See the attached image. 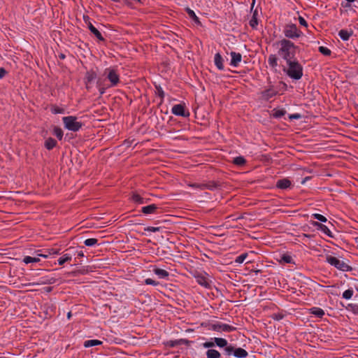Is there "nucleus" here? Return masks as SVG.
Wrapping results in <instances>:
<instances>
[{"instance_id":"obj_1","label":"nucleus","mask_w":358,"mask_h":358,"mask_svg":"<svg viewBox=\"0 0 358 358\" xmlns=\"http://www.w3.org/2000/svg\"><path fill=\"white\" fill-rule=\"evenodd\" d=\"M278 46V55L284 59L286 62L291 61L295 57L297 46L287 39H282L277 43Z\"/></svg>"},{"instance_id":"obj_2","label":"nucleus","mask_w":358,"mask_h":358,"mask_svg":"<svg viewBox=\"0 0 358 358\" xmlns=\"http://www.w3.org/2000/svg\"><path fill=\"white\" fill-rule=\"evenodd\" d=\"M288 68L286 73L289 77L294 80H299L303 76V67L296 60L287 62Z\"/></svg>"},{"instance_id":"obj_3","label":"nucleus","mask_w":358,"mask_h":358,"mask_svg":"<svg viewBox=\"0 0 358 358\" xmlns=\"http://www.w3.org/2000/svg\"><path fill=\"white\" fill-rule=\"evenodd\" d=\"M326 262L330 265L342 271H350L352 270L351 266L347 264L344 261L331 255L326 256Z\"/></svg>"},{"instance_id":"obj_4","label":"nucleus","mask_w":358,"mask_h":358,"mask_svg":"<svg viewBox=\"0 0 358 358\" xmlns=\"http://www.w3.org/2000/svg\"><path fill=\"white\" fill-rule=\"evenodd\" d=\"M66 129L73 131H78L83 126V123L78 121L75 116H66L62 118Z\"/></svg>"},{"instance_id":"obj_5","label":"nucleus","mask_w":358,"mask_h":358,"mask_svg":"<svg viewBox=\"0 0 358 358\" xmlns=\"http://www.w3.org/2000/svg\"><path fill=\"white\" fill-rule=\"evenodd\" d=\"M283 33L287 38L291 39L298 38L302 35V32L294 24L286 25L283 29Z\"/></svg>"},{"instance_id":"obj_6","label":"nucleus","mask_w":358,"mask_h":358,"mask_svg":"<svg viewBox=\"0 0 358 358\" xmlns=\"http://www.w3.org/2000/svg\"><path fill=\"white\" fill-rule=\"evenodd\" d=\"M103 76L110 81V87H115L120 83V76L117 71L113 68L105 69Z\"/></svg>"},{"instance_id":"obj_7","label":"nucleus","mask_w":358,"mask_h":358,"mask_svg":"<svg viewBox=\"0 0 358 358\" xmlns=\"http://www.w3.org/2000/svg\"><path fill=\"white\" fill-rule=\"evenodd\" d=\"M210 329L213 331L218 332H231L236 329L235 327L229 325L227 324H224L220 322H217L210 325Z\"/></svg>"},{"instance_id":"obj_8","label":"nucleus","mask_w":358,"mask_h":358,"mask_svg":"<svg viewBox=\"0 0 358 358\" xmlns=\"http://www.w3.org/2000/svg\"><path fill=\"white\" fill-rule=\"evenodd\" d=\"M171 112L175 115L181 116V117H189V113L188 110L185 109V106L183 104H176L174 105L171 109Z\"/></svg>"},{"instance_id":"obj_9","label":"nucleus","mask_w":358,"mask_h":358,"mask_svg":"<svg viewBox=\"0 0 358 358\" xmlns=\"http://www.w3.org/2000/svg\"><path fill=\"white\" fill-rule=\"evenodd\" d=\"M85 22L87 24V27L90 31L100 41H103L104 38H103L101 34L99 32V31L94 27L92 24L89 21V17H87L85 18L84 17Z\"/></svg>"},{"instance_id":"obj_10","label":"nucleus","mask_w":358,"mask_h":358,"mask_svg":"<svg viewBox=\"0 0 358 358\" xmlns=\"http://www.w3.org/2000/svg\"><path fill=\"white\" fill-rule=\"evenodd\" d=\"M230 55L231 57V62H230V65L234 67H237L239 65V64L242 59L241 54L239 52H231Z\"/></svg>"},{"instance_id":"obj_11","label":"nucleus","mask_w":358,"mask_h":358,"mask_svg":"<svg viewBox=\"0 0 358 358\" xmlns=\"http://www.w3.org/2000/svg\"><path fill=\"white\" fill-rule=\"evenodd\" d=\"M312 224L318 230L322 231L323 233H324L326 235H327L329 237H332V234L329 229L324 224L319 223L317 222H313Z\"/></svg>"},{"instance_id":"obj_12","label":"nucleus","mask_w":358,"mask_h":358,"mask_svg":"<svg viewBox=\"0 0 358 358\" xmlns=\"http://www.w3.org/2000/svg\"><path fill=\"white\" fill-rule=\"evenodd\" d=\"M158 208H159L156 204H150L146 206H143L141 208V212L146 215L155 214Z\"/></svg>"},{"instance_id":"obj_13","label":"nucleus","mask_w":358,"mask_h":358,"mask_svg":"<svg viewBox=\"0 0 358 358\" xmlns=\"http://www.w3.org/2000/svg\"><path fill=\"white\" fill-rule=\"evenodd\" d=\"M214 63L216 67L219 70H223L224 69V59L221 56V55L217 52L215 55L214 57Z\"/></svg>"},{"instance_id":"obj_14","label":"nucleus","mask_w":358,"mask_h":358,"mask_svg":"<svg viewBox=\"0 0 358 358\" xmlns=\"http://www.w3.org/2000/svg\"><path fill=\"white\" fill-rule=\"evenodd\" d=\"M131 200L133 202L137 203V204H143L146 203L148 201V199H145L142 197L140 194L134 192L131 195Z\"/></svg>"},{"instance_id":"obj_15","label":"nucleus","mask_w":358,"mask_h":358,"mask_svg":"<svg viewBox=\"0 0 358 358\" xmlns=\"http://www.w3.org/2000/svg\"><path fill=\"white\" fill-rule=\"evenodd\" d=\"M291 185V182L287 178L279 180L276 182V187L281 189H285Z\"/></svg>"},{"instance_id":"obj_16","label":"nucleus","mask_w":358,"mask_h":358,"mask_svg":"<svg viewBox=\"0 0 358 358\" xmlns=\"http://www.w3.org/2000/svg\"><path fill=\"white\" fill-rule=\"evenodd\" d=\"M196 282L204 287H208L210 286V283L207 278L203 275H197L196 276Z\"/></svg>"},{"instance_id":"obj_17","label":"nucleus","mask_w":358,"mask_h":358,"mask_svg":"<svg viewBox=\"0 0 358 358\" xmlns=\"http://www.w3.org/2000/svg\"><path fill=\"white\" fill-rule=\"evenodd\" d=\"M352 34L353 31L352 30L341 29L338 32V36L343 41H348Z\"/></svg>"},{"instance_id":"obj_18","label":"nucleus","mask_w":358,"mask_h":358,"mask_svg":"<svg viewBox=\"0 0 358 358\" xmlns=\"http://www.w3.org/2000/svg\"><path fill=\"white\" fill-rule=\"evenodd\" d=\"M153 272L155 273V274H156L159 278H162V279H164V278H168L169 276V272L166 271V270L164 269H162V268H154L153 270Z\"/></svg>"},{"instance_id":"obj_19","label":"nucleus","mask_w":358,"mask_h":358,"mask_svg":"<svg viewBox=\"0 0 358 358\" xmlns=\"http://www.w3.org/2000/svg\"><path fill=\"white\" fill-rule=\"evenodd\" d=\"M248 353L245 350L241 348H237L235 349L234 356L237 358H245L248 356Z\"/></svg>"},{"instance_id":"obj_20","label":"nucleus","mask_w":358,"mask_h":358,"mask_svg":"<svg viewBox=\"0 0 358 358\" xmlns=\"http://www.w3.org/2000/svg\"><path fill=\"white\" fill-rule=\"evenodd\" d=\"M73 255L68 252L66 254H64L59 259H58V264L59 265L62 266L64 263L67 262H70L72 259Z\"/></svg>"},{"instance_id":"obj_21","label":"nucleus","mask_w":358,"mask_h":358,"mask_svg":"<svg viewBox=\"0 0 358 358\" xmlns=\"http://www.w3.org/2000/svg\"><path fill=\"white\" fill-rule=\"evenodd\" d=\"M96 74L94 71H87L86 73L85 78L87 85L88 83H92L93 80H94L96 79Z\"/></svg>"},{"instance_id":"obj_22","label":"nucleus","mask_w":358,"mask_h":358,"mask_svg":"<svg viewBox=\"0 0 358 358\" xmlns=\"http://www.w3.org/2000/svg\"><path fill=\"white\" fill-rule=\"evenodd\" d=\"M101 344H102V342L101 341L94 339V340L85 341L84 342L83 345H84L85 348H90V347L99 345H101Z\"/></svg>"},{"instance_id":"obj_23","label":"nucleus","mask_w":358,"mask_h":358,"mask_svg":"<svg viewBox=\"0 0 358 358\" xmlns=\"http://www.w3.org/2000/svg\"><path fill=\"white\" fill-rule=\"evenodd\" d=\"M268 65L274 69L278 66V59L275 55H270L268 58Z\"/></svg>"},{"instance_id":"obj_24","label":"nucleus","mask_w":358,"mask_h":358,"mask_svg":"<svg viewBox=\"0 0 358 358\" xmlns=\"http://www.w3.org/2000/svg\"><path fill=\"white\" fill-rule=\"evenodd\" d=\"M310 312L311 314L318 317H322L324 315V311L318 307H313L310 309Z\"/></svg>"},{"instance_id":"obj_25","label":"nucleus","mask_w":358,"mask_h":358,"mask_svg":"<svg viewBox=\"0 0 358 358\" xmlns=\"http://www.w3.org/2000/svg\"><path fill=\"white\" fill-rule=\"evenodd\" d=\"M207 358H220L221 354L216 350L210 349L206 352Z\"/></svg>"},{"instance_id":"obj_26","label":"nucleus","mask_w":358,"mask_h":358,"mask_svg":"<svg viewBox=\"0 0 358 358\" xmlns=\"http://www.w3.org/2000/svg\"><path fill=\"white\" fill-rule=\"evenodd\" d=\"M38 257H30V256H26L23 259V262H24L26 264H31V263H37L40 261V259Z\"/></svg>"},{"instance_id":"obj_27","label":"nucleus","mask_w":358,"mask_h":358,"mask_svg":"<svg viewBox=\"0 0 358 358\" xmlns=\"http://www.w3.org/2000/svg\"><path fill=\"white\" fill-rule=\"evenodd\" d=\"M276 93H277V92L275 90L270 88V89L265 90L263 92V96L265 99H268L273 97V96H275L276 94Z\"/></svg>"},{"instance_id":"obj_28","label":"nucleus","mask_w":358,"mask_h":358,"mask_svg":"<svg viewBox=\"0 0 358 358\" xmlns=\"http://www.w3.org/2000/svg\"><path fill=\"white\" fill-rule=\"evenodd\" d=\"M58 254H59V250L52 248L48 250L45 254H40L38 255V256H41L44 258H48L50 255H55Z\"/></svg>"},{"instance_id":"obj_29","label":"nucleus","mask_w":358,"mask_h":358,"mask_svg":"<svg viewBox=\"0 0 358 358\" xmlns=\"http://www.w3.org/2000/svg\"><path fill=\"white\" fill-rule=\"evenodd\" d=\"M56 141L52 138H49L45 141V146L48 150L52 149L56 145Z\"/></svg>"},{"instance_id":"obj_30","label":"nucleus","mask_w":358,"mask_h":358,"mask_svg":"<svg viewBox=\"0 0 358 358\" xmlns=\"http://www.w3.org/2000/svg\"><path fill=\"white\" fill-rule=\"evenodd\" d=\"M215 344L220 348L226 347L227 345V341L222 338H214Z\"/></svg>"},{"instance_id":"obj_31","label":"nucleus","mask_w":358,"mask_h":358,"mask_svg":"<svg viewBox=\"0 0 358 358\" xmlns=\"http://www.w3.org/2000/svg\"><path fill=\"white\" fill-rule=\"evenodd\" d=\"M249 24H250V27H252V28H255L257 26L258 22H257V11L256 10L254 12L253 15L249 22Z\"/></svg>"},{"instance_id":"obj_32","label":"nucleus","mask_w":358,"mask_h":358,"mask_svg":"<svg viewBox=\"0 0 358 358\" xmlns=\"http://www.w3.org/2000/svg\"><path fill=\"white\" fill-rule=\"evenodd\" d=\"M187 12L191 19H192L196 23L199 24V20L195 13L190 8H187Z\"/></svg>"},{"instance_id":"obj_33","label":"nucleus","mask_w":358,"mask_h":358,"mask_svg":"<svg viewBox=\"0 0 358 358\" xmlns=\"http://www.w3.org/2000/svg\"><path fill=\"white\" fill-rule=\"evenodd\" d=\"M233 162L238 166H243L245 163V159L243 157H236L234 159Z\"/></svg>"},{"instance_id":"obj_34","label":"nucleus","mask_w":358,"mask_h":358,"mask_svg":"<svg viewBox=\"0 0 358 358\" xmlns=\"http://www.w3.org/2000/svg\"><path fill=\"white\" fill-rule=\"evenodd\" d=\"M353 293L354 292L352 289H348L343 293V298L349 300L352 298Z\"/></svg>"},{"instance_id":"obj_35","label":"nucleus","mask_w":358,"mask_h":358,"mask_svg":"<svg viewBox=\"0 0 358 358\" xmlns=\"http://www.w3.org/2000/svg\"><path fill=\"white\" fill-rule=\"evenodd\" d=\"M97 241L96 238H87L84 241V243L86 246L91 247L96 245Z\"/></svg>"},{"instance_id":"obj_36","label":"nucleus","mask_w":358,"mask_h":358,"mask_svg":"<svg viewBox=\"0 0 358 358\" xmlns=\"http://www.w3.org/2000/svg\"><path fill=\"white\" fill-rule=\"evenodd\" d=\"M236 348L232 345L226 346L224 351L228 356L234 355Z\"/></svg>"},{"instance_id":"obj_37","label":"nucleus","mask_w":358,"mask_h":358,"mask_svg":"<svg viewBox=\"0 0 358 358\" xmlns=\"http://www.w3.org/2000/svg\"><path fill=\"white\" fill-rule=\"evenodd\" d=\"M312 217L322 222H326L327 221V218L324 215L319 213H313Z\"/></svg>"},{"instance_id":"obj_38","label":"nucleus","mask_w":358,"mask_h":358,"mask_svg":"<svg viewBox=\"0 0 358 358\" xmlns=\"http://www.w3.org/2000/svg\"><path fill=\"white\" fill-rule=\"evenodd\" d=\"M319 51L322 55H326V56H329L331 54V50L329 48H327V47H324V46H320Z\"/></svg>"},{"instance_id":"obj_39","label":"nucleus","mask_w":358,"mask_h":358,"mask_svg":"<svg viewBox=\"0 0 358 358\" xmlns=\"http://www.w3.org/2000/svg\"><path fill=\"white\" fill-rule=\"evenodd\" d=\"M51 111L54 114H58V113H64V110L63 108H60L57 106H54L51 108Z\"/></svg>"},{"instance_id":"obj_40","label":"nucleus","mask_w":358,"mask_h":358,"mask_svg":"<svg viewBox=\"0 0 358 358\" xmlns=\"http://www.w3.org/2000/svg\"><path fill=\"white\" fill-rule=\"evenodd\" d=\"M54 133H55V136L59 139H62V137H63V131H62V130L61 129L55 128V131H54Z\"/></svg>"},{"instance_id":"obj_41","label":"nucleus","mask_w":358,"mask_h":358,"mask_svg":"<svg viewBox=\"0 0 358 358\" xmlns=\"http://www.w3.org/2000/svg\"><path fill=\"white\" fill-rule=\"evenodd\" d=\"M281 260L285 262V263H291L292 262V258L291 256L289 255H284L282 258H281Z\"/></svg>"},{"instance_id":"obj_42","label":"nucleus","mask_w":358,"mask_h":358,"mask_svg":"<svg viewBox=\"0 0 358 358\" xmlns=\"http://www.w3.org/2000/svg\"><path fill=\"white\" fill-rule=\"evenodd\" d=\"M145 283L146 285H153V286H156L159 284L158 282L151 279V278H147L145 280Z\"/></svg>"},{"instance_id":"obj_43","label":"nucleus","mask_w":358,"mask_h":358,"mask_svg":"<svg viewBox=\"0 0 358 358\" xmlns=\"http://www.w3.org/2000/svg\"><path fill=\"white\" fill-rule=\"evenodd\" d=\"M247 257V254H242L241 255H239L238 257H237L236 259V262L237 263H243L245 259H246Z\"/></svg>"},{"instance_id":"obj_44","label":"nucleus","mask_w":358,"mask_h":358,"mask_svg":"<svg viewBox=\"0 0 358 358\" xmlns=\"http://www.w3.org/2000/svg\"><path fill=\"white\" fill-rule=\"evenodd\" d=\"M161 230V227H148L145 229V231L149 232H157Z\"/></svg>"},{"instance_id":"obj_45","label":"nucleus","mask_w":358,"mask_h":358,"mask_svg":"<svg viewBox=\"0 0 358 358\" xmlns=\"http://www.w3.org/2000/svg\"><path fill=\"white\" fill-rule=\"evenodd\" d=\"M299 24L303 27H308V23L306 21V20L301 17V16H299Z\"/></svg>"},{"instance_id":"obj_46","label":"nucleus","mask_w":358,"mask_h":358,"mask_svg":"<svg viewBox=\"0 0 358 358\" xmlns=\"http://www.w3.org/2000/svg\"><path fill=\"white\" fill-rule=\"evenodd\" d=\"M215 345V341L214 342H211V341H209V342H206L203 344V346L205 348H212Z\"/></svg>"},{"instance_id":"obj_47","label":"nucleus","mask_w":358,"mask_h":358,"mask_svg":"<svg viewBox=\"0 0 358 358\" xmlns=\"http://www.w3.org/2000/svg\"><path fill=\"white\" fill-rule=\"evenodd\" d=\"M6 74V71L3 68H0V79L3 78Z\"/></svg>"},{"instance_id":"obj_48","label":"nucleus","mask_w":358,"mask_h":358,"mask_svg":"<svg viewBox=\"0 0 358 358\" xmlns=\"http://www.w3.org/2000/svg\"><path fill=\"white\" fill-rule=\"evenodd\" d=\"M191 187H199L201 189H203V187H206V185H198V184H192V185H190Z\"/></svg>"},{"instance_id":"obj_49","label":"nucleus","mask_w":358,"mask_h":358,"mask_svg":"<svg viewBox=\"0 0 358 358\" xmlns=\"http://www.w3.org/2000/svg\"><path fill=\"white\" fill-rule=\"evenodd\" d=\"M77 255V256L79 257L84 256V253L82 250L76 251V253H75L73 255Z\"/></svg>"},{"instance_id":"obj_50","label":"nucleus","mask_w":358,"mask_h":358,"mask_svg":"<svg viewBox=\"0 0 358 358\" xmlns=\"http://www.w3.org/2000/svg\"><path fill=\"white\" fill-rule=\"evenodd\" d=\"M300 117V115L299 114H294L290 116V118H294V119H298Z\"/></svg>"},{"instance_id":"obj_51","label":"nucleus","mask_w":358,"mask_h":358,"mask_svg":"<svg viewBox=\"0 0 358 358\" xmlns=\"http://www.w3.org/2000/svg\"><path fill=\"white\" fill-rule=\"evenodd\" d=\"M284 115V112L282 111H278L276 113L275 116L276 117H280Z\"/></svg>"},{"instance_id":"obj_52","label":"nucleus","mask_w":358,"mask_h":358,"mask_svg":"<svg viewBox=\"0 0 358 358\" xmlns=\"http://www.w3.org/2000/svg\"><path fill=\"white\" fill-rule=\"evenodd\" d=\"M159 96H162V97H163V96H164V93L163 90H161L159 92Z\"/></svg>"},{"instance_id":"obj_53","label":"nucleus","mask_w":358,"mask_h":358,"mask_svg":"<svg viewBox=\"0 0 358 358\" xmlns=\"http://www.w3.org/2000/svg\"><path fill=\"white\" fill-rule=\"evenodd\" d=\"M308 177L306 178L303 181H302V183L303 184L305 182L306 180H308Z\"/></svg>"},{"instance_id":"obj_54","label":"nucleus","mask_w":358,"mask_h":358,"mask_svg":"<svg viewBox=\"0 0 358 358\" xmlns=\"http://www.w3.org/2000/svg\"><path fill=\"white\" fill-rule=\"evenodd\" d=\"M346 1H347L348 2H349V3H352V2L355 1V0H346Z\"/></svg>"},{"instance_id":"obj_55","label":"nucleus","mask_w":358,"mask_h":358,"mask_svg":"<svg viewBox=\"0 0 358 358\" xmlns=\"http://www.w3.org/2000/svg\"><path fill=\"white\" fill-rule=\"evenodd\" d=\"M64 57H64V55L63 54H62V55H60V58L64 59Z\"/></svg>"},{"instance_id":"obj_56","label":"nucleus","mask_w":358,"mask_h":358,"mask_svg":"<svg viewBox=\"0 0 358 358\" xmlns=\"http://www.w3.org/2000/svg\"><path fill=\"white\" fill-rule=\"evenodd\" d=\"M100 92H101V94H103L104 93V90H100Z\"/></svg>"},{"instance_id":"obj_57","label":"nucleus","mask_w":358,"mask_h":358,"mask_svg":"<svg viewBox=\"0 0 358 358\" xmlns=\"http://www.w3.org/2000/svg\"><path fill=\"white\" fill-rule=\"evenodd\" d=\"M113 1H115V2H120L121 0H112Z\"/></svg>"},{"instance_id":"obj_58","label":"nucleus","mask_w":358,"mask_h":358,"mask_svg":"<svg viewBox=\"0 0 358 358\" xmlns=\"http://www.w3.org/2000/svg\"><path fill=\"white\" fill-rule=\"evenodd\" d=\"M254 4H255V0H253V2L252 3V8L254 6Z\"/></svg>"},{"instance_id":"obj_59","label":"nucleus","mask_w":358,"mask_h":358,"mask_svg":"<svg viewBox=\"0 0 358 358\" xmlns=\"http://www.w3.org/2000/svg\"><path fill=\"white\" fill-rule=\"evenodd\" d=\"M71 317V313H68V317L69 318Z\"/></svg>"},{"instance_id":"obj_60","label":"nucleus","mask_w":358,"mask_h":358,"mask_svg":"<svg viewBox=\"0 0 358 358\" xmlns=\"http://www.w3.org/2000/svg\"><path fill=\"white\" fill-rule=\"evenodd\" d=\"M0 358H1V357H0Z\"/></svg>"}]
</instances>
